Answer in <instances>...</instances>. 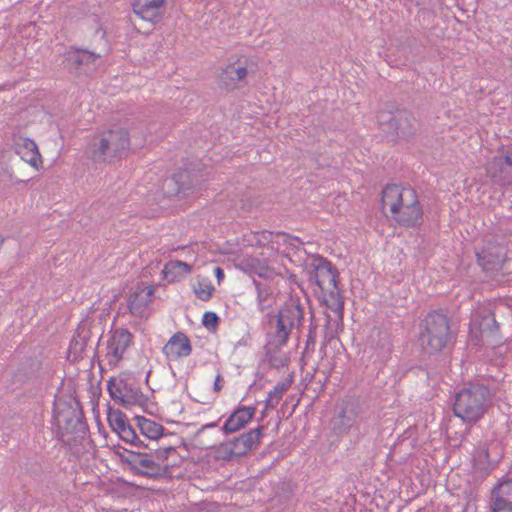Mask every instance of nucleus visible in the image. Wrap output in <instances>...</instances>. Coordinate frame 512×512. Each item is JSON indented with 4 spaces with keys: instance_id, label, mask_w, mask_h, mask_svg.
Listing matches in <instances>:
<instances>
[{
    "instance_id": "nucleus-42",
    "label": "nucleus",
    "mask_w": 512,
    "mask_h": 512,
    "mask_svg": "<svg viewBox=\"0 0 512 512\" xmlns=\"http://www.w3.org/2000/svg\"><path fill=\"white\" fill-rule=\"evenodd\" d=\"M291 381L279 382L275 385L272 391L268 393L271 398L278 401L282 398L285 391L290 387Z\"/></svg>"
},
{
    "instance_id": "nucleus-35",
    "label": "nucleus",
    "mask_w": 512,
    "mask_h": 512,
    "mask_svg": "<svg viewBox=\"0 0 512 512\" xmlns=\"http://www.w3.org/2000/svg\"><path fill=\"white\" fill-rule=\"evenodd\" d=\"M148 447H144L143 450H148L153 456L156 462L166 463L169 456L176 453V448L173 446H162L157 447V443L150 446V443H146Z\"/></svg>"
},
{
    "instance_id": "nucleus-18",
    "label": "nucleus",
    "mask_w": 512,
    "mask_h": 512,
    "mask_svg": "<svg viewBox=\"0 0 512 512\" xmlns=\"http://www.w3.org/2000/svg\"><path fill=\"white\" fill-rule=\"evenodd\" d=\"M162 352L168 360L188 357L192 352L191 341L185 333L176 332L164 345Z\"/></svg>"
},
{
    "instance_id": "nucleus-46",
    "label": "nucleus",
    "mask_w": 512,
    "mask_h": 512,
    "mask_svg": "<svg viewBox=\"0 0 512 512\" xmlns=\"http://www.w3.org/2000/svg\"><path fill=\"white\" fill-rule=\"evenodd\" d=\"M278 403H279L278 400L271 398L268 395L267 399L265 400V407L266 408H275Z\"/></svg>"
},
{
    "instance_id": "nucleus-48",
    "label": "nucleus",
    "mask_w": 512,
    "mask_h": 512,
    "mask_svg": "<svg viewBox=\"0 0 512 512\" xmlns=\"http://www.w3.org/2000/svg\"><path fill=\"white\" fill-rule=\"evenodd\" d=\"M137 389H132L131 387L128 386V390H127V393L128 395H133V393L136 391Z\"/></svg>"
},
{
    "instance_id": "nucleus-21",
    "label": "nucleus",
    "mask_w": 512,
    "mask_h": 512,
    "mask_svg": "<svg viewBox=\"0 0 512 512\" xmlns=\"http://www.w3.org/2000/svg\"><path fill=\"white\" fill-rule=\"evenodd\" d=\"M107 389L110 397L123 406L140 403L143 399V393L136 390L133 395H128V384L120 380L118 383L112 378L108 381Z\"/></svg>"
},
{
    "instance_id": "nucleus-41",
    "label": "nucleus",
    "mask_w": 512,
    "mask_h": 512,
    "mask_svg": "<svg viewBox=\"0 0 512 512\" xmlns=\"http://www.w3.org/2000/svg\"><path fill=\"white\" fill-rule=\"evenodd\" d=\"M316 330L317 325L313 323V316L310 318L309 333L307 335L305 350H314L316 344Z\"/></svg>"
},
{
    "instance_id": "nucleus-15",
    "label": "nucleus",
    "mask_w": 512,
    "mask_h": 512,
    "mask_svg": "<svg viewBox=\"0 0 512 512\" xmlns=\"http://www.w3.org/2000/svg\"><path fill=\"white\" fill-rule=\"evenodd\" d=\"M490 512H512V479L503 478L491 490Z\"/></svg>"
},
{
    "instance_id": "nucleus-23",
    "label": "nucleus",
    "mask_w": 512,
    "mask_h": 512,
    "mask_svg": "<svg viewBox=\"0 0 512 512\" xmlns=\"http://www.w3.org/2000/svg\"><path fill=\"white\" fill-rule=\"evenodd\" d=\"M256 408L253 406H238V408L226 419L222 427L225 434L234 433L243 427L253 418Z\"/></svg>"
},
{
    "instance_id": "nucleus-32",
    "label": "nucleus",
    "mask_w": 512,
    "mask_h": 512,
    "mask_svg": "<svg viewBox=\"0 0 512 512\" xmlns=\"http://www.w3.org/2000/svg\"><path fill=\"white\" fill-rule=\"evenodd\" d=\"M187 175L185 173H175L172 177L166 178L162 184V190L164 195L168 198L172 197H183V192L178 183H183Z\"/></svg>"
},
{
    "instance_id": "nucleus-11",
    "label": "nucleus",
    "mask_w": 512,
    "mask_h": 512,
    "mask_svg": "<svg viewBox=\"0 0 512 512\" xmlns=\"http://www.w3.org/2000/svg\"><path fill=\"white\" fill-rule=\"evenodd\" d=\"M395 222L405 228H416L423 223V210L414 189H407L403 204L393 213Z\"/></svg>"
},
{
    "instance_id": "nucleus-6",
    "label": "nucleus",
    "mask_w": 512,
    "mask_h": 512,
    "mask_svg": "<svg viewBox=\"0 0 512 512\" xmlns=\"http://www.w3.org/2000/svg\"><path fill=\"white\" fill-rule=\"evenodd\" d=\"M119 456L121 462L127 465L134 475L158 479L170 473L169 464L156 462L148 450L124 449V453Z\"/></svg>"
},
{
    "instance_id": "nucleus-37",
    "label": "nucleus",
    "mask_w": 512,
    "mask_h": 512,
    "mask_svg": "<svg viewBox=\"0 0 512 512\" xmlns=\"http://www.w3.org/2000/svg\"><path fill=\"white\" fill-rule=\"evenodd\" d=\"M178 173H185L187 175V178L185 180L183 179V183L178 184L182 189L183 197L188 196L190 193L194 191V189L198 185V182L193 179L191 173L187 170L179 171Z\"/></svg>"
},
{
    "instance_id": "nucleus-12",
    "label": "nucleus",
    "mask_w": 512,
    "mask_h": 512,
    "mask_svg": "<svg viewBox=\"0 0 512 512\" xmlns=\"http://www.w3.org/2000/svg\"><path fill=\"white\" fill-rule=\"evenodd\" d=\"M362 412L358 399L349 397L342 402L339 412L331 420L332 432L337 436L349 433Z\"/></svg>"
},
{
    "instance_id": "nucleus-10",
    "label": "nucleus",
    "mask_w": 512,
    "mask_h": 512,
    "mask_svg": "<svg viewBox=\"0 0 512 512\" xmlns=\"http://www.w3.org/2000/svg\"><path fill=\"white\" fill-rule=\"evenodd\" d=\"M470 334L475 337L477 344L495 347L502 343L500 325L492 312L478 313L470 324Z\"/></svg>"
},
{
    "instance_id": "nucleus-24",
    "label": "nucleus",
    "mask_w": 512,
    "mask_h": 512,
    "mask_svg": "<svg viewBox=\"0 0 512 512\" xmlns=\"http://www.w3.org/2000/svg\"><path fill=\"white\" fill-rule=\"evenodd\" d=\"M407 189L397 184L386 185L382 191L381 198L383 209L388 207L392 215L398 212V208L405 199Z\"/></svg>"
},
{
    "instance_id": "nucleus-17",
    "label": "nucleus",
    "mask_w": 512,
    "mask_h": 512,
    "mask_svg": "<svg viewBox=\"0 0 512 512\" xmlns=\"http://www.w3.org/2000/svg\"><path fill=\"white\" fill-rule=\"evenodd\" d=\"M132 334L127 329H116L107 342V356L109 363H117L122 358L126 349L132 343Z\"/></svg>"
},
{
    "instance_id": "nucleus-13",
    "label": "nucleus",
    "mask_w": 512,
    "mask_h": 512,
    "mask_svg": "<svg viewBox=\"0 0 512 512\" xmlns=\"http://www.w3.org/2000/svg\"><path fill=\"white\" fill-rule=\"evenodd\" d=\"M507 249L497 243L486 242L476 252L477 262L486 272L499 271L506 259Z\"/></svg>"
},
{
    "instance_id": "nucleus-16",
    "label": "nucleus",
    "mask_w": 512,
    "mask_h": 512,
    "mask_svg": "<svg viewBox=\"0 0 512 512\" xmlns=\"http://www.w3.org/2000/svg\"><path fill=\"white\" fill-rule=\"evenodd\" d=\"M132 9L141 19L158 23L164 15L165 0H134Z\"/></svg>"
},
{
    "instance_id": "nucleus-44",
    "label": "nucleus",
    "mask_w": 512,
    "mask_h": 512,
    "mask_svg": "<svg viewBox=\"0 0 512 512\" xmlns=\"http://www.w3.org/2000/svg\"><path fill=\"white\" fill-rule=\"evenodd\" d=\"M268 355H269V360H270L272 365L278 367V366H283L285 364V360L284 359L279 358V357L273 355L270 351H268Z\"/></svg>"
},
{
    "instance_id": "nucleus-4",
    "label": "nucleus",
    "mask_w": 512,
    "mask_h": 512,
    "mask_svg": "<svg viewBox=\"0 0 512 512\" xmlns=\"http://www.w3.org/2000/svg\"><path fill=\"white\" fill-rule=\"evenodd\" d=\"M130 137L123 128L101 132L86 148V155L94 163L111 162L128 155Z\"/></svg>"
},
{
    "instance_id": "nucleus-39",
    "label": "nucleus",
    "mask_w": 512,
    "mask_h": 512,
    "mask_svg": "<svg viewBox=\"0 0 512 512\" xmlns=\"http://www.w3.org/2000/svg\"><path fill=\"white\" fill-rule=\"evenodd\" d=\"M488 458V449H484L481 452H479L478 457L474 459V469L477 471H482L485 475H487L489 473V469L488 467L485 466V463L483 461H487Z\"/></svg>"
},
{
    "instance_id": "nucleus-30",
    "label": "nucleus",
    "mask_w": 512,
    "mask_h": 512,
    "mask_svg": "<svg viewBox=\"0 0 512 512\" xmlns=\"http://www.w3.org/2000/svg\"><path fill=\"white\" fill-rule=\"evenodd\" d=\"M89 340L90 331L85 327L79 326L76 330V335L70 342L69 355H72L74 360L83 358Z\"/></svg>"
},
{
    "instance_id": "nucleus-1",
    "label": "nucleus",
    "mask_w": 512,
    "mask_h": 512,
    "mask_svg": "<svg viewBox=\"0 0 512 512\" xmlns=\"http://www.w3.org/2000/svg\"><path fill=\"white\" fill-rule=\"evenodd\" d=\"M492 389L477 380L466 383L454 395L452 411L455 417L467 425H474L484 418L493 406Z\"/></svg>"
},
{
    "instance_id": "nucleus-33",
    "label": "nucleus",
    "mask_w": 512,
    "mask_h": 512,
    "mask_svg": "<svg viewBox=\"0 0 512 512\" xmlns=\"http://www.w3.org/2000/svg\"><path fill=\"white\" fill-rule=\"evenodd\" d=\"M257 290V300L261 311L269 308L273 303V290L271 285L266 281H253Z\"/></svg>"
},
{
    "instance_id": "nucleus-27",
    "label": "nucleus",
    "mask_w": 512,
    "mask_h": 512,
    "mask_svg": "<svg viewBox=\"0 0 512 512\" xmlns=\"http://www.w3.org/2000/svg\"><path fill=\"white\" fill-rule=\"evenodd\" d=\"M274 237L282 238L284 244L292 246L294 249L299 248L295 242L303 244V242L296 236H292L285 232H277L276 235H274L272 232L267 230L255 232L253 235V241L256 246L265 247L273 241Z\"/></svg>"
},
{
    "instance_id": "nucleus-14",
    "label": "nucleus",
    "mask_w": 512,
    "mask_h": 512,
    "mask_svg": "<svg viewBox=\"0 0 512 512\" xmlns=\"http://www.w3.org/2000/svg\"><path fill=\"white\" fill-rule=\"evenodd\" d=\"M107 52L90 51L87 49H80L71 47L66 53V61L70 68L83 71L85 73L95 70L96 62Z\"/></svg>"
},
{
    "instance_id": "nucleus-38",
    "label": "nucleus",
    "mask_w": 512,
    "mask_h": 512,
    "mask_svg": "<svg viewBox=\"0 0 512 512\" xmlns=\"http://www.w3.org/2000/svg\"><path fill=\"white\" fill-rule=\"evenodd\" d=\"M213 291L214 287L212 285L203 284L201 282H198V286L194 287V293L202 301H208L211 298Z\"/></svg>"
},
{
    "instance_id": "nucleus-49",
    "label": "nucleus",
    "mask_w": 512,
    "mask_h": 512,
    "mask_svg": "<svg viewBox=\"0 0 512 512\" xmlns=\"http://www.w3.org/2000/svg\"><path fill=\"white\" fill-rule=\"evenodd\" d=\"M216 426H217L216 423H210V424L205 425V428H214Z\"/></svg>"
},
{
    "instance_id": "nucleus-5",
    "label": "nucleus",
    "mask_w": 512,
    "mask_h": 512,
    "mask_svg": "<svg viewBox=\"0 0 512 512\" xmlns=\"http://www.w3.org/2000/svg\"><path fill=\"white\" fill-rule=\"evenodd\" d=\"M452 340L448 316L442 310L429 312L420 324L419 341L423 351L429 355L440 353Z\"/></svg>"
},
{
    "instance_id": "nucleus-31",
    "label": "nucleus",
    "mask_w": 512,
    "mask_h": 512,
    "mask_svg": "<svg viewBox=\"0 0 512 512\" xmlns=\"http://www.w3.org/2000/svg\"><path fill=\"white\" fill-rule=\"evenodd\" d=\"M190 271L189 264L182 261H170L165 265L163 273L168 282H174L189 274Z\"/></svg>"
},
{
    "instance_id": "nucleus-28",
    "label": "nucleus",
    "mask_w": 512,
    "mask_h": 512,
    "mask_svg": "<svg viewBox=\"0 0 512 512\" xmlns=\"http://www.w3.org/2000/svg\"><path fill=\"white\" fill-rule=\"evenodd\" d=\"M370 351H373L370 358L373 359L375 363L378 362L382 364L386 362L392 352V344L388 335L379 333L378 341L375 343V340H373L369 348L365 349V352Z\"/></svg>"
},
{
    "instance_id": "nucleus-50",
    "label": "nucleus",
    "mask_w": 512,
    "mask_h": 512,
    "mask_svg": "<svg viewBox=\"0 0 512 512\" xmlns=\"http://www.w3.org/2000/svg\"><path fill=\"white\" fill-rule=\"evenodd\" d=\"M329 318H330L329 315H326V325H328L330 322Z\"/></svg>"
},
{
    "instance_id": "nucleus-34",
    "label": "nucleus",
    "mask_w": 512,
    "mask_h": 512,
    "mask_svg": "<svg viewBox=\"0 0 512 512\" xmlns=\"http://www.w3.org/2000/svg\"><path fill=\"white\" fill-rule=\"evenodd\" d=\"M119 437L127 444L131 446V449H143L144 447H148L145 443V440L140 437L136 433V427L127 425L120 433H118Z\"/></svg>"
},
{
    "instance_id": "nucleus-51",
    "label": "nucleus",
    "mask_w": 512,
    "mask_h": 512,
    "mask_svg": "<svg viewBox=\"0 0 512 512\" xmlns=\"http://www.w3.org/2000/svg\"><path fill=\"white\" fill-rule=\"evenodd\" d=\"M4 239L0 236V247L2 246Z\"/></svg>"
},
{
    "instance_id": "nucleus-9",
    "label": "nucleus",
    "mask_w": 512,
    "mask_h": 512,
    "mask_svg": "<svg viewBox=\"0 0 512 512\" xmlns=\"http://www.w3.org/2000/svg\"><path fill=\"white\" fill-rule=\"evenodd\" d=\"M263 426L251 429L246 433H242L238 437L223 442L217 449L219 457L224 460L239 459L253 449H256L260 444V439L263 436Z\"/></svg>"
},
{
    "instance_id": "nucleus-45",
    "label": "nucleus",
    "mask_w": 512,
    "mask_h": 512,
    "mask_svg": "<svg viewBox=\"0 0 512 512\" xmlns=\"http://www.w3.org/2000/svg\"><path fill=\"white\" fill-rule=\"evenodd\" d=\"M223 382H224V380H223L221 374L218 373L215 378V381H214L213 390L215 392H220L221 389L223 388Z\"/></svg>"
},
{
    "instance_id": "nucleus-40",
    "label": "nucleus",
    "mask_w": 512,
    "mask_h": 512,
    "mask_svg": "<svg viewBox=\"0 0 512 512\" xmlns=\"http://www.w3.org/2000/svg\"><path fill=\"white\" fill-rule=\"evenodd\" d=\"M220 318L214 312H205L202 318L203 325L209 330H215L219 324Z\"/></svg>"
},
{
    "instance_id": "nucleus-3",
    "label": "nucleus",
    "mask_w": 512,
    "mask_h": 512,
    "mask_svg": "<svg viewBox=\"0 0 512 512\" xmlns=\"http://www.w3.org/2000/svg\"><path fill=\"white\" fill-rule=\"evenodd\" d=\"M376 119L379 129L393 142L408 141L418 130V121L413 113L392 102L377 112Z\"/></svg>"
},
{
    "instance_id": "nucleus-26",
    "label": "nucleus",
    "mask_w": 512,
    "mask_h": 512,
    "mask_svg": "<svg viewBox=\"0 0 512 512\" xmlns=\"http://www.w3.org/2000/svg\"><path fill=\"white\" fill-rule=\"evenodd\" d=\"M319 300L321 304H323L327 309L335 313L339 321H342L344 301L343 297L340 294V289L338 285L336 286V288H333V290L330 289L320 292Z\"/></svg>"
},
{
    "instance_id": "nucleus-25",
    "label": "nucleus",
    "mask_w": 512,
    "mask_h": 512,
    "mask_svg": "<svg viewBox=\"0 0 512 512\" xmlns=\"http://www.w3.org/2000/svg\"><path fill=\"white\" fill-rule=\"evenodd\" d=\"M16 143V153L19 154L25 162L29 163L35 169L42 163L37 144L29 138H20Z\"/></svg>"
},
{
    "instance_id": "nucleus-43",
    "label": "nucleus",
    "mask_w": 512,
    "mask_h": 512,
    "mask_svg": "<svg viewBox=\"0 0 512 512\" xmlns=\"http://www.w3.org/2000/svg\"><path fill=\"white\" fill-rule=\"evenodd\" d=\"M1 176H2V181H9L13 184H18V183L23 182L22 180L15 179L12 171H10V169L8 167L2 168Z\"/></svg>"
},
{
    "instance_id": "nucleus-47",
    "label": "nucleus",
    "mask_w": 512,
    "mask_h": 512,
    "mask_svg": "<svg viewBox=\"0 0 512 512\" xmlns=\"http://www.w3.org/2000/svg\"><path fill=\"white\" fill-rule=\"evenodd\" d=\"M214 274H215L218 282H220L225 276L224 270L221 267H215Z\"/></svg>"
},
{
    "instance_id": "nucleus-7",
    "label": "nucleus",
    "mask_w": 512,
    "mask_h": 512,
    "mask_svg": "<svg viewBox=\"0 0 512 512\" xmlns=\"http://www.w3.org/2000/svg\"><path fill=\"white\" fill-rule=\"evenodd\" d=\"M274 339L276 346H284L289 340L293 329L300 332L304 321V308L297 299H290L278 311Z\"/></svg>"
},
{
    "instance_id": "nucleus-29",
    "label": "nucleus",
    "mask_w": 512,
    "mask_h": 512,
    "mask_svg": "<svg viewBox=\"0 0 512 512\" xmlns=\"http://www.w3.org/2000/svg\"><path fill=\"white\" fill-rule=\"evenodd\" d=\"M153 288L145 287L129 296V310L134 315H142L144 309L151 303Z\"/></svg>"
},
{
    "instance_id": "nucleus-19",
    "label": "nucleus",
    "mask_w": 512,
    "mask_h": 512,
    "mask_svg": "<svg viewBox=\"0 0 512 512\" xmlns=\"http://www.w3.org/2000/svg\"><path fill=\"white\" fill-rule=\"evenodd\" d=\"M487 171L494 181L512 184V150L505 155L495 156L489 163Z\"/></svg>"
},
{
    "instance_id": "nucleus-36",
    "label": "nucleus",
    "mask_w": 512,
    "mask_h": 512,
    "mask_svg": "<svg viewBox=\"0 0 512 512\" xmlns=\"http://www.w3.org/2000/svg\"><path fill=\"white\" fill-rule=\"evenodd\" d=\"M108 421L112 430L117 434L126 428L127 425H130L126 415L120 410L110 411L108 414Z\"/></svg>"
},
{
    "instance_id": "nucleus-20",
    "label": "nucleus",
    "mask_w": 512,
    "mask_h": 512,
    "mask_svg": "<svg viewBox=\"0 0 512 512\" xmlns=\"http://www.w3.org/2000/svg\"><path fill=\"white\" fill-rule=\"evenodd\" d=\"M248 74L247 66L240 62L228 64L219 74L218 82L226 90L238 88V83L243 82Z\"/></svg>"
},
{
    "instance_id": "nucleus-22",
    "label": "nucleus",
    "mask_w": 512,
    "mask_h": 512,
    "mask_svg": "<svg viewBox=\"0 0 512 512\" xmlns=\"http://www.w3.org/2000/svg\"><path fill=\"white\" fill-rule=\"evenodd\" d=\"M133 421L135 427L139 429L140 435L146 439L145 443H150V446L166 435L165 428L160 423L144 416L137 415Z\"/></svg>"
},
{
    "instance_id": "nucleus-8",
    "label": "nucleus",
    "mask_w": 512,
    "mask_h": 512,
    "mask_svg": "<svg viewBox=\"0 0 512 512\" xmlns=\"http://www.w3.org/2000/svg\"><path fill=\"white\" fill-rule=\"evenodd\" d=\"M308 281L318 286L320 292L336 288L339 281L337 268L325 257L314 254L305 263Z\"/></svg>"
},
{
    "instance_id": "nucleus-2",
    "label": "nucleus",
    "mask_w": 512,
    "mask_h": 512,
    "mask_svg": "<svg viewBox=\"0 0 512 512\" xmlns=\"http://www.w3.org/2000/svg\"><path fill=\"white\" fill-rule=\"evenodd\" d=\"M53 420L57 427V439L66 446L76 445L88 432L83 410L74 398H59L54 402Z\"/></svg>"
}]
</instances>
